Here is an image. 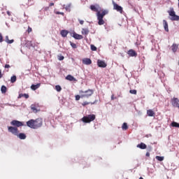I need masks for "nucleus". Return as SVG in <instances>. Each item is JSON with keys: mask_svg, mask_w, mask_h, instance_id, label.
Instances as JSON below:
<instances>
[{"mask_svg": "<svg viewBox=\"0 0 179 179\" xmlns=\"http://www.w3.org/2000/svg\"><path fill=\"white\" fill-rule=\"evenodd\" d=\"M27 126L32 129H38L43 127V119L37 118L36 120L31 119L27 122Z\"/></svg>", "mask_w": 179, "mask_h": 179, "instance_id": "1", "label": "nucleus"}, {"mask_svg": "<svg viewBox=\"0 0 179 179\" xmlns=\"http://www.w3.org/2000/svg\"><path fill=\"white\" fill-rule=\"evenodd\" d=\"M8 132H10V134H12L13 135L17 136L19 139L24 140L27 138L26 134L24 133L19 134V129H17V127L12 126L8 127Z\"/></svg>", "mask_w": 179, "mask_h": 179, "instance_id": "2", "label": "nucleus"}, {"mask_svg": "<svg viewBox=\"0 0 179 179\" xmlns=\"http://www.w3.org/2000/svg\"><path fill=\"white\" fill-rule=\"evenodd\" d=\"M107 13H108V11L107 10H102V12L101 10L99 13H96L98 24L99 26H103V24H104V20H103V17H104V16H106Z\"/></svg>", "mask_w": 179, "mask_h": 179, "instance_id": "3", "label": "nucleus"}, {"mask_svg": "<svg viewBox=\"0 0 179 179\" xmlns=\"http://www.w3.org/2000/svg\"><path fill=\"white\" fill-rule=\"evenodd\" d=\"M80 94H81V99H89V97H90V96L93 95V93H94V90H87L86 91H83V90H80L79 91Z\"/></svg>", "mask_w": 179, "mask_h": 179, "instance_id": "4", "label": "nucleus"}, {"mask_svg": "<svg viewBox=\"0 0 179 179\" xmlns=\"http://www.w3.org/2000/svg\"><path fill=\"white\" fill-rule=\"evenodd\" d=\"M95 120H96V115H94V114L84 116L81 119L83 122H85V124H87L89 122H92V121H94Z\"/></svg>", "mask_w": 179, "mask_h": 179, "instance_id": "5", "label": "nucleus"}, {"mask_svg": "<svg viewBox=\"0 0 179 179\" xmlns=\"http://www.w3.org/2000/svg\"><path fill=\"white\" fill-rule=\"evenodd\" d=\"M168 13L169 16H171L170 20H172V22L179 20V15H176V11H174L173 8H170V10H168Z\"/></svg>", "mask_w": 179, "mask_h": 179, "instance_id": "6", "label": "nucleus"}, {"mask_svg": "<svg viewBox=\"0 0 179 179\" xmlns=\"http://www.w3.org/2000/svg\"><path fill=\"white\" fill-rule=\"evenodd\" d=\"M10 125L19 128V127H23V125H24V123L18 120H13L10 122Z\"/></svg>", "mask_w": 179, "mask_h": 179, "instance_id": "7", "label": "nucleus"}, {"mask_svg": "<svg viewBox=\"0 0 179 179\" xmlns=\"http://www.w3.org/2000/svg\"><path fill=\"white\" fill-rule=\"evenodd\" d=\"M70 35L71 37L75 38V40H82V38H83V36H82L79 34H76V32H75V31H73V32H70Z\"/></svg>", "mask_w": 179, "mask_h": 179, "instance_id": "8", "label": "nucleus"}, {"mask_svg": "<svg viewBox=\"0 0 179 179\" xmlns=\"http://www.w3.org/2000/svg\"><path fill=\"white\" fill-rule=\"evenodd\" d=\"M171 103L173 106V107H176L179 108V99L178 98L173 97L171 99Z\"/></svg>", "mask_w": 179, "mask_h": 179, "instance_id": "9", "label": "nucleus"}, {"mask_svg": "<svg viewBox=\"0 0 179 179\" xmlns=\"http://www.w3.org/2000/svg\"><path fill=\"white\" fill-rule=\"evenodd\" d=\"M113 9L115 10H117V12H119L120 13H123L124 10H122V8L121 6H119L115 2L113 1Z\"/></svg>", "mask_w": 179, "mask_h": 179, "instance_id": "10", "label": "nucleus"}, {"mask_svg": "<svg viewBox=\"0 0 179 179\" xmlns=\"http://www.w3.org/2000/svg\"><path fill=\"white\" fill-rule=\"evenodd\" d=\"M90 9L93 12H96V13H99V12L101 10V8H100V6L99 5H91Z\"/></svg>", "mask_w": 179, "mask_h": 179, "instance_id": "11", "label": "nucleus"}, {"mask_svg": "<svg viewBox=\"0 0 179 179\" xmlns=\"http://www.w3.org/2000/svg\"><path fill=\"white\" fill-rule=\"evenodd\" d=\"M97 65L99 68H106L107 66V64H106V62L100 59L97 60Z\"/></svg>", "mask_w": 179, "mask_h": 179, "instance_id": "12", "label": "nucleus"}, {"mask_svg": "<svg viewBox=\"0 0 179 179\" xmlns=\"http://www.w3.org/2000/svg\"><path fill=\"white\" fill-rule=\"evenodd\" d=\"M127 54H128V55H129V57H136L138 55L136 52L132 49L129 50L128 51Z\"/></svg>", "mask_w": 179, "mask_h": 179, "instance_id": "13", "label": "nucleus"}, {"mask_svg": "<svg viewBox=\"0 0 179 179\" xmlns=\"http://www.w3.org/2000/svg\"><path fill=\"white\" fill-rule=\"evenodd\" d=\"M83 64H84V65H91L92 59L89 58H85L83 59Z\"/></svg>", "mask_w": 179, "mask_h": 179, "instance_id": "14", "label": "nucleus"}, {"mask_svg": "<svg viewBox=\"0 0 179 179\" xmlns=\"http://www.w3.org/2000/svg\"><path fill=\"white\" fill-rule=\"evenodd\" d=\"M60 34H61L62 37H64L65 38V37H66L68 36V34H69V32L66 29H62L60 31Z\"/></svg>", "mask_w": 179, "mask_h": 179, "instance_id": "15", "label": "nucleus"}, {"mask_svg": "<svg viewBox=\"0 0 179 179\" xmlns=\"http://www.w3.org/2000/svg\"><path fill=\"white\" fill-rule=\"evenodd\" d=\"M171 50L173 52H177V50H178V44L173 43L171 45Z\"/></svg>", "mask_w": 179, "mask_h": 179, "instance_id": "16", "label": "nucleus"}, {"mask_svg": "<svg viewBox=\"0 0 179 179\" xmlns=\"http://www.w3.org/2000/svg\"><path fill=\"white\" fill-rule=\"evenodd\" d=\"M163 24L165 31L169 32V24L167 23V21H166V20H163Z\"/></svg>", "mask_w": 179, "mask_h": 179, "instance_id": "17", "label": "nucleus"}, {"mask_svg": "<svg viewBox=\"0 0 179 179\" xmlns=\"http://www.w3.org/2000/svg\"><path fill=\"white\" fill-rule=\"evenodd\" d=\"M40 86H41V83H38L36 85H32L31 86V90H37V89H38V87H40Z\"/></svg>", "mask_w": 179, "mask_h": 179, "instance_id": "18", "label": "nucleus"}, {"mask_svg": "<svg viewBox=\"0 0 179 179\" xmlns=\"http://www.w3.org/2000/svg\"><path fill=\"white\" fill-rule=\"evenodd\" d=\"M66 79L67 80H70V82H72V81H75L76 80V78H75V77H73V76L71 75H68L66 77Z\"/></svg>", "mask_w": 179, "mask_h": 179, "instance_id": "19", "label": "nucleus"}, {"mask_svg": "<svg viewBox=\"0 0 179 179\" xmlns=\"http://www.w3.org/2000/svg\"><path fill=\"white\" fill-rule=\"evenodd\" d=\"M89 32H90L89 29L87 28L82 29V31H81L82 34H85V36H87V34H89Z\"/></svg>", "mask_w": 179, "mask_h": 179, "instance_id": "20", "label": "nucleus"}, {"mask_svg": "<svg viewBox=\"0 0 179 179\" xmlns=\"http://www.w3.org/2000/svg\"><path fill=\"white\" fill-rule=\"evenodd\" d=\"M137 148H139L140 149H146L148 146L146 145V144L141 143L140 144L137 145Z\"/></svg>", "mask_w": 179, "mask_h": 179, "instance_id": "21", "label": "nucleus"}, {"mask_svg": "<svg viewBox=\"0 0 179 179\" xmlns=\"http://www.w3.org/2000/svg\"><path fill=\"white\" fill-rule=\"evenodd\" d=\"M147 115L148 117H155V112L152 110H147Z\"/></svg>", "mask_w": 179, "mask_h": 179, "instance_id": "22", "label": "nucleus"}, {"mask_svg": "<svg viewBox=\"0 0 179 179\" xmlns=\"http://www.w3.org/2000/svg\"><path fill=\"white\" fill-rule=\"evenodd\" d=\"M22 97H25V99H29V94H20L18 99H22Z\"/></svg>", "mask_w": 179, "mask_h": 179, "instance_id": "23", "label": "nucleus"}, {"mask_svg": "<svg viewBox=\"0 0 179 179\" xmlns=\"http://www.w3.org/2000/svg\"><path fill=\"white\" fill-rule=\"evenodd\" d=\"M63 7L64 8V9H65L67 12H71V3L68 4V5L66 6H65V5H64Z\"/></svg>", "mask_w": 179, "mask_h": 179, "instance_id": "24", "label": "nucleus"}, {"mask_svg": "<svg viewBox=\"0 0 179 179\" xmlns=\"http://www.w3.org/2000/svg\"><path fill=\"white\" fill-rule=\"evenodd\" d=\"M31 109L33 111V113H37V108H36V105L32 104L31 105Z\"/></svg>", "mask_w": 179, "mask_h": 179, "instance_id": "25", "label": "nucleus"}, {"mask_svg": "<svg viewBox=\"0 0 179 179\" xmlns=\"http://www.w3.org/2000/svg\"><path fill=\"white\" fill-rule=\"evenodd\" d=\"M122 129L124 131H127V129H128V124H127V122L123 123Z\"/></svg>", "mask_w": 179, "mask_h": 179, "instance_id": "26", "label": "nucleus"}, {"mask_svg": "<svg viewBox=\"0 0 179 179\" xmlns=\"http://www.w3.org/2000/svg\"><path fill=\"white\" fill-rule=\"evenodd\" d=\"M155 159L159 162H163L164 160V157L156 156Z\"/></svg>", "mask_w": 179, "mask_h": 179, "instance_id": "27", "label": "nucleus"}, {"mask_svg": "<svg viewBox=\"0 0 179 179\" xmlns=\"http://www.w3.org/2000/svg\"><path fill=\"white\" fill-rule=\"evenodd\" d=\"M88 104H90V102L84 101V102L82 103V106H83V107H85V106H87ZM91 104H96V101L92 102Z\"/></svg>", "mask_w": 179, "mask_h": 179, "instance_id": "28", "label": "nucleus"}, {"mask_svg": "<svg viewBox=\"0 0 179 179\" xmlns=\"http://www.w3.org/2000/svg\"><path fill=\"white\" fill-rule=\"evenodd\" d=\"M1 93H6V86L2 85L1 87Z\"/></svg>", "mask_w": 179, "mask_h": 179, "instance_id": "29", "label": "nucleus"}, {"mask_svg": "<svg viewBox=\"0 0 179 179\" xmlns=\"http://www.w3.org/2000/svg\"><path fill=\"white\" fill-rule=\"evenodd\" d=\"M172 127H174L175 128H179V123L173 122L171 123Z\"/></svg>", "mask_w": 179, "mask_h": 179, "instance_id": "30", "label": "nucleus"}, {"mask_svg": "<svg viewBox=\"0 0 179 179\" xmlns=\"http://www.w3.org/2000/svg\"><path fill=\"white\" fill-rule=\"evenodd\" d=\"M55 90H57V92H61L62 90V87H61L60 85H57L55 86Z\"/></svg>", "mask_w": 179, "mask_h": 179, "instance_id": "31", "label": "nucleus"}, {"mask_svg": "<svg viewBox=\"0 0 179 179\" xmlns=\"http://www.w3.org/2000/svg\"><path fill=\"white\" fill-rule=\"evenodd\" d=\"M15 82H16V76H13L10 78V83H15Z\"/></svg>", "mask_w": 179, "mask_h": 179, "instance_id": "32", "label": "nucleus"}, {"mask_svg": "<svg viewBox=\"0 0 179 179\" xmlns=\"http://www.w3.org/2000/svg\"><path fill=\"white\" fill-rule=\"evenodd\" d=\"M69 43L72 48H77L76 43H72V41H70Z\"/></svg>", "mask_w": 179, "mask_h": 179, "instance_id": "33", "label": "nucleus"}, {"mask_svg": "<svg viewBox=\"0 0 179 179\" xmlns=\"http://www.w3.org/2000/svg\"><path fill=\"white\" fill-rule=\"evenodd\" d=\"M80 95H76V100L78 101L82 99V94H80Z\"/></svg>", "mask_w": 179, "mask_h": 179, "instance_id": "34", "label": "nucleus"}, {"mask_svg": "<svg viewBox=\"0 0 179 179\" xmlns=\"http://www.w3.org/2000/svg\"><path fill=\"white\" fill-rule=\"evenodd\" d=\"M91 50L92 51H96L97 50V48L94 46V45H91Z\"/></svg>", "mask_w": 179, "mask_h": 179, "instance_id": "35", "label": "nucleus"}, {"mask_svg": "<svg viewBox=\"0 0 179 179\" xmlns=\"http://www.w3.org/2000/svg\"><path fill=\"white\" fill-rule=\"evenodd\" d=\"M129 93H131V94H136L137 92L136 90H131Z\"/></svg>", "mask_w": 179, "mask_h": 179, "instance_id": "36", "label": "nucleus"}, {"mask_svg": "<svg viewBox=\"0 0 179 179\" xmlns=\"http://www.w3.org/2000/svg\"><path fill=\"white\" fill-rule=\"evenodd\" d=\"M64 58L65 57L64 56H58L59 61H64Z\"/></svg>", "mask_w": 179, "mask_h": 179, "instance_id": "37", "label": "nucleus"}, {"mask_svg": "<svg viewBox=\"0 0 179 179\" xmlns=\"http://www.w3.org/2000/svg\"><path fill=\"white\" fill-rule=\"evenodd\" d=\"M13 43H15V40L11 39V40H8V41L7 42V44H12Z\"/></svg>", "mask_w": 179, "mask_h": 179, "instance_id": "38", "label": "nucleus"}, {"mask_svg": "<svg viewBox=\"0 0 179 179\" xmlns=\"http://www.w3.org/2000/svg\"><path fill=\"white\" fill-rule=\"evenodd\" d=\"M56 15H62V16H64V13L63 12H59V11H57L55 12Z\"/></svg>", "mask_w": 179, "mask_h": 179, "instance_id": "39", "label": "nucleus"}, {"mask_svg": "<svg viewBox=\"0 0 179 179\" xmlns=\"http://www.w3.org/2000/svg\"><path fill=\"white\" fill-rule=\"evenodd\" d=\"M3 41V36H2V34L0 33V43Z\"/></svg>", "mask_w": 179, "mask_h": 179, "instance_id": "40", "label": "nucleus"}, {"mask_svg": "<svg viewBox=\"0 0 179 179\" xmlns=\"http://www.w3.org/2000/svg\"><path fill=\"white\" fill-rule=\"evenodd\" d=\"M5 41H6V43H8L9 41V36H6Z\"/></svg>", "mask_w": 179, "mask_h": 179, "instance_id": "41", "label": "nucleus"}, {"mask_svg": "<svg viewBox=\"0 0 179 179\" xmlns=\"http://www.w3.org/2000/svg\"><path fill=\"white\" fill-rule=\"evenodd\" d=\"M27 31H28V33H31V31H32L31 27H29Z\"/></svg>", "mask_w": 179, "mask_h": 179, "instance_id": "42", "label": "nucleus"}, {"mask_svg": "<svg viewBox=\"0 0 179 179\" xmlns=\"http://www.w3.org/2000/svg\"><path fill=\"white\" fill-rule=\"evenodd\" d=\"M80 22V24H83L85 23V21L82 20H78Z\"/></svg>", "mask_w": 179, "mask_h": 179, "instance_id": "43", "label": "nucleus"}, {"mask_svg": "<svg viewBox=\"0 0 179 179\" xmlns=\"http://www.w3.org/2000/svg\"><path fill=\"white\" fill-rule=\"evenodd\" d=\"M4 68L8 69V68H10V66L9 64H6Z\"/></svg>", "mask_w": 179, "mask_h": 179, "instance_id": "44", "label": "nucleus"}, {"mask_svg": "<svg viewBox=\"0 0 179 179\" xmlns=\"http://www.w3.org/2000/svg\"><path fill=\"white\" fill-rule=\"evenodd\" d=\"M145 156H147V157H149V156H150V153L149 152H147Z\"/></svg>", "mask_w": 179, "mask_h": 179, "instance_id": "45", "label": "nucleus"}, {"mask_svg": "<svg viewBox=\"0 0 179 179\" xmlns=\"http://www.w3.org/2000/svg\"><path fill=\"white\" fill-rule=\"evenodd\" d=\"M3 75H2V71L0 70V79H1Z\"/></svg>", "mask_w": 179, "mask_h": 179, "instance_id": "46", "label": "nucleus"}, {"mask_svg": "<svg viewBox=\"0 0 179 179\" xmlns=\"http://www.w3.org/2000/svg\"><path fill=\"white\" fill-rule=\"evenodd\" d=\"M5 106H14V105H12V104H10V103H5Z\"/></svg>", "mask_w": 179, "mask_h": 179, "instance_id": "47", "label": "nucleus"}, {"mask_svg": "<svg viewBox=\"0 0 179 179\" xmlns=\"http://www.w3.org/2000/svg\"><path fill=\"white\" fill-rule=\"evenodd\" d=\"M49 6H54V3H50Z\"/></svg>", "mask_w": 179, "mask_h": 179, "instance_id": "48", "label": "nucleus"}, {"mask_svg": "<svg viewBox=\"0 0 179 179\" xmlns=\"http://www.w3.org/2000/svg\"><path fill=\"white\" fill-rule=\"evenodd\" d=\"M114 99H115V98H114V94H113V95L111 96V100H114Z\"/></svg>", "mask_w": 179, "mask_h": 179, "instance_id": "49", "label": "nucleus"}, {"mask_svg": "<svg viewBox=\"0 0 179 179\" xmlns=\"http://www.w3.org/2000/svg\"><path fill=\"white\" fill-rule=\"evenodd\" d=\"M7 15H8V16H10V13L9 11H7Z\"/></svg>", "mask_w": 179, "mask_h": 179, "instance_id": "50", "label": "nucleus"}, {"mask_svg": "<svg viewBox=\"0 0 179 179\" xmlns=\"http://www.w3.org/2000/svg\"><path fill=\"white\" fill-rule=\"evenodd\" d=\"M139 179H143V178H142V177H140V178H139Z\"/></svg>", "mask_w": 179, "mask_h": 179, "instance_id": "51", "label": "nucleus"}, {"mask_svg": "<svg viewBox=\"0 0 179 179\" xmlns=\"http://www.w3.org/2000/svg\"><path fill=\"white\" fill-rule=\"evenodd\" d=\"M178 6H179V0H178Z\"/></svg>", "mask_w": 179, "mask_h": 179, "instance_id": "52", "label": "nucleus"}]
</instances>
